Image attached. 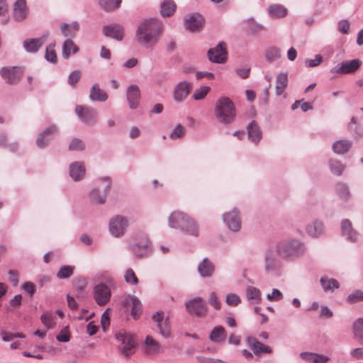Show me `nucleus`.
Segmentation results:
<instances>
[{"instance_id": "nucleus-1", "label": "nucleus", "mask_w": 363, "mask_h": 363, "mask_svg": "<svg viewBox=\"0 0 363 363\" xmlns=\"http://www.w3.org/2000/svg\"><path fill=\"white\" fill-rule=\"evenodd\" d=\"M163 32L162 22L154 18L143 20L138 26L135 38L141 46L145 48H152L159 42Z\"/></svg>"}, {"instance_id": "nucleus-2", "label": "nucleus", "mask_w": 363, "mask_h": 363, "mask_svg": "<svg viewBox=\"0 0 363 363\" xmlns=\"http://www.w3.org/2000/svg\"><path fill=\"white\" fill-rule=\"evenodd\" d=\"M276 252L284 260L294 261L302 257L307 251L306 244L298 239H284L275 245Z\"/></svg>"}, {"instance_id": "nucleus-3", "label": "nucleus", "mask_w": 363, "mask_h": 363, "mask_svg": "<svg viewBox=\"0 0 363 363\" xmlns=\"http://www.w3.org/2000/svg\"><path fill=\"white\" fill-rule=\"evenodd\" d=\"M168 224L170 228L179 230L185 234L199 236V226L196 222L183 212L172 213L168 218Z\"/></svg>"}, {"instance_id": "nucleus-4", "label": "nucleus", "mask_w": 363, "mask_h": 363, "mask_svg": "<svg viewBox=\"0 0 363 363\" xmlns=\"http://www.w3.org/2000/svg\"><path fill=\"white\" fill-rule=\"evenodd\" d=\"M214 114L217 120L221 123H232L236 116L234 103L227 96L220 97L215 104Z\"/></svg>"}, {"instance_id": "nucleus-5", "label": "nucleus", "mask_w": 363, "mask_h": 363, "mask_svg": "<svg viewBox=\"0 0 363 363\" xmlns=\"http://www.w3.org/2000/svg\"><path fill=\"white\" fill-rule=\"evenodd\" d=\"M114 336L118 342V349L123 356L130 357L135 353L138 343L133 335L125 330H120L115 333Z\"/></svg>"}, {"instance_id": "nucleus-6", "label": "nucleus", "mask_w": 363, "mask_h": 363, "mask_svg": "<svg viewBox=\"0 0 363 363\" xmlns=\"http://www.w3.org/2000/svg\"><path fill=\"white\" fill-rule=\"evenodd\" d=\"M111 181L109 177L99 179L96 186L89 194V199L91 203L102 205L106 202L108 194L110 191Z\"/></svg>"}, {"instance_id": "nucleus-7", "label": "nucleus", "mask_w": 363, "mask_h": 363, "mask_svg": "<svg viewBox=\"0 0 363 363\" xmlns=\"http://www.w3.org/2000/svg\"><path fill=\"white\" fill-rule=\"evenodd\" d=\"M278 255L274 250L270 248L264 252V270L267 274L279 276L281 270V262L277 257Z\"/></svg>"}, {"instance_id": "nucleus-8", "label": "nucleus", "mask_w": 363, "mask_h": 363, "mask_svg": "<svg viewBox=\"0 0 363 363\" xmlns=\"http://www.w3.org/2000/svg\"><path fill=\"white\" fill-rule=\"evenodd\" d=\"M128 225V219L125 216L117 215L110 219L108 230L114 238H121L125 235Z\"/></svg>"}, {"instance_id": "nucleus-9", "label": "nucleus", "mask_w": 363, "mask_h": 363, "mask_svg": "<svg viewBox=\"0 0 363 363\" xmlns=\"http://www.w3.org/2000/svg\"><path fill=\"white\" fill-rule=\"evenodd\" d=\"M185 306L190 315H194L196 317H203L208 311V307L201 297H196L186 302Z\"/></svg>"}, {"instance_id": "nucleus-10", "label": "nucleus", "mask_w": 363, "mask_h": 363, "mask_svg": "<svg viewBox=\"0 0 363 363\" xmlns=\"http://www.w3.org/2000/svg\"><path fill=\"white\" fill-rule=\"evenodd\" d=\"M192 89V84L188 81L177 83L172 91V97L177 104L184 102L189 96Z\"/></svg>"}, {"instance_id": "nucleus-11", "label": "nucleus", "mask_w": 363, "mask_h": 363, "mask_svg": "<svg viewBox=\"0 0 363 363\" xmlns=\"http://www.w3.org/2000/svg\"><path fill=\"white\" fill-rule=\"evenodd\" d=\"M75 113L80 120L88 125H93L98 117L97 111L89 106H77Z\"/></svg>"}, {"instance_id": "nucleus-12", "label": "nucleus", "mask_w": 363, "mask_h": 363, "mask_svg": "<svg viewBox=\"0 0 363 363\" xmlns=\"http://www.w3.org/2000/svg\"><path fill=\"white\" fill-rule=\"evenodd\" d=\"M0 74L9 84H17L22 75L23 70L18 67H5L0 69Z\"/></svg>"}, {"instance_id": "nucleus-13", "label": "nucleus", "mask_w": 363, "mask_h": 363, "mask_svg": "<svg viewBox=\"0 0 363 363\" xmlns=\"http://www.w3.org/2000/svg\"><path fill=\"white\" fill-rule=\"evenodd\" d=\"M226 45L224 42H220L215 48L208 51V60L214 63H223L227 60Z\"/></svg>"}, {"instance_id": "nucleus-14", "label": "nucleus", "mask_w": 363, "mask_h": 363, "mask_svg": "<svg viewBox=\"0 0 363 363\" xmlns=\"http://www.w3.org/2000/svg\"><path fill=\"white\" fill-rule=\"evenodd\" d=\"M152 320L157 323V328L160 333L164 338L170 336V323L169 316L164 317V313L162 311H158L152 315Z\"/></svg>"}, {"instance_id": "nucleus-15", "label": "nucleus", "mask_w": 363, "mask_h": 363, "mask_svg": "<svg viewBox=\"0 0 363 363\" xmlns=\"http://www.w3.org/2000/svg\"><path fill=\"white\" fill-rule=\"evenodd\" d=\"M57 133V128L56 125L49 126L38 135L35 141L36 145L40 148H45L51 143Z\"/></svg>"}, {"instance_id": "nucleus-16", "label": "nucleus", "mask_w": 363, "mask_h": 363, "mask_svg": "<svg viewBox=\"0 0 363 363\" xmlns=\"http://www.w3.org/2000/svg\"><path fill=\"white\" fill-rule=\"evenodd\" d=\"M246 342L249 348L252 350L253 354L256 356H260L262 354H271L272 352L271 347L262 343L252 336L247 337Z\"/></svg>"}, {"instance_id": "nucleus-17", "label": "nucleus", "mask_w": 363, "mask_h": 363, "mask_svg": "<svg viewBox=\"0 0 363 363\" xmlns=\"http://www.w3.org/2000/svg\"><path fill=\"white\" fill-rule=\"evenodd\" d=\"M362 62L358 59L343 62L330 69L331 73L350 74L355 72L361 65Z\"/></svg>"}, {"instance_id": "nucleus-18", "label": "nucleus", "mask_w": 363, "mask_h": 363, "mask_svg": "<svg viewBox=\"0 0 363 363\" xmlns=\"http://www.w3.org/2000/svg\"><path fill=\"white\" fill-rule=\"evenodd\" d=\"M223 218L229 230L233 232H238L240 230L241 220L237 209L234 208L231 211L224 213Z\"/></svg>"}, {"instance_id": "nucleus-19", "label": "nucleus", "mask_w": 363, "mask_h": 363, "mask_svg": "<svg viewBox=\"0 0 363 363\" xmlns=\"http://www.w3.org/2000/svg\"><path fill=\"white\" fill-rule=\"evenodd\" d=\"M184 21L186 28L191 32L199 31L204 25V18L199 13L186 15Z\"/></svg>"}, {"instance_id": "nucleus-20", "label": "nucleus", "mask_w": 363, "mask_h": 363, "mask_svg": "<svg viewBox=\"0 0 363 363\" xmlns=\"http://www.w3.org/2000/svg\"><path fill=\"white\" fill-rule=\"evenodd\" d=\"M94 298L99 306L106 305L111 298V290L105 284H99L94 289Z\"/></svg>"}, {"instance_id": "nucleus-21", "label": "nucleus", "mask_w": 363, "mask_h": 363, "mask_svg": "<svg viewBox=\"0 0 363 363\" xmlns=\"http://www.w3.org/2000/svg\"><path fill=\"white\" fill-rule=\"evenodd\" d=\"M48 37L49 33L47 32L40 38L26 39L23 42V47L28 52H37L41 48Z\"/></svg>"}, {"instance_id": "nucleus-22", "label": "nucleus", "mask_w": 363, "mask_h": 363, "mask_svg": "<svg viewBox=\"0 0 363 363\" xmlns=\"http://www.w3.org/2000/svg\"><path fill=\"white\" fill-rule=\"evenodd\" d=\"M130 249L135 256L142 257L150 252V242L147 236H143L140 240L135 241L130 245Z\"/></svg>"}, {"instance_id": "nucleus-23", "label": "nucleus", "mask_w": 363, "mask_h": 363, "mask_svg": "<svg viewBox=\"0 0 363 363\" xmlns=\"http://www.w3.org/2000/svg\"><path fill=\"white\" fill-rule=\"evenodd\" d=\"M341 233L348 241L357 242L359 240V233L353 228L352 223L348 219H345L341 223Z\"/></svg>"}, {"instance_id": "nucleus-24", "label": "nucleus", "mask_w": 363, "mask_h": 363, "mask_svg": "<svg viewBox=\"0 0 363 363\" xmlns=\"http://www.w3.org/2000/svg\"><path fill=\"white\" fill-rule=\"evenodd\" d=\"M126 97L130 108H137L140 99V90L138 86L136 84L129 86L127 88Z\"/></svg>"}, {"instance_id": "nucleus-25", "label": "nucleus", "mask_w": 363, "mask_h": 363, "mask_svg": "<svg viewBox=\"0 0 363 363\" xmlns=\"http://www.w3.org/2000/svg\"><path fill=\"white\" fill-rule=\"evenodd\" d=\"M123 305L126 307H131V315L134 319H138L142 312V304L140 301L134 296L128 295L123 301Z\"/></svg>"}, {"instance_id": "nucleus-26", "label": "nucleus", "mask_w": 363, "mask_h": 363, "mask_svg": "<svg viewBox=\"0 0 363 363\" xmlns=\"http://www.w3.org/2000/svg\"><path fill=\"white\" fill-rule=\"evenodd\" d=\"M199 276L206 279L213 277L215 272L214 264L208 258H203L197 266Z\"/></svg>"}, {"instance_id": "nucleus-27", "label": "nucleus", "mask_w": 363, "mask_h": 363, "mask_svg": "<svg viewBox=\"0 0 363 363\" xmlns=\"http://www.w3.org/2000/svg\"><path fill=\"white\" fill-rule=\"evenodd\" d=\"M69 177L74 182L82 180L86 174V169L82 162H74L69 164Z\"/></svg>"}, {"instance_id": "nucleus-28", "label": "nucleus", "mask_w": 363, "mask_h": 363, "mask_svg": "<svg viewBox=\"0 0 363 363\" xmlns=\"http://www.w3.org/2000/svg\"><path fill=\"white\" fill-rule=\"evenodd\" d=\"M306 231L309 236L318 238L325 233V226L321 220H314L307 225Z\"/></svg>"}, {"instance_id": "nucleus-29", "label": "nucleus", "mask_w": 363, "mask_h": 363, "mask_svg": "<svg viewBox=\"0 0 363 363\" xmlns=\"http://www.w3.org/2000/svg\"><path fill=\"white\" fill-rule=\"evenodd\" d=\"M103 33L107 37L117 40H121L123 38V30L120 25L112 24L109 26H104L103 27Z\"/></svg>"}, {"instance_id": "nucleus-30", "label": "nucleus", "mask_w": 363, "mask_h": 363, "mask_svg": "<svg viewBox=\"0 0 363 363\" xmlns=\"http://www.w3.org/2000/svg\"><path fill=\"white\" fill-rule=\"evenodd\" d=\"M89 97L92 101L105 102L108 96L107 93L100 88L99 84L96 83L91 87Z\"/></svg>"}, {"instance_id": "nucleus-31", "label": "nucleus", "mask_w": 363, "mask_h": 363, "mask_svg": "<svg viewBox=\"0 0 363 363\" xmlns=\"http://www.w3.org/2000/svg\"><path fill=\"white\" fill-rule=\"evenodd\" d=\"M288 86V74L280 72L276 75L275 80V94L277 96H281L284 94Z\"/></svg>"}, {"instance_id": "nucleus-32", "label": "nucleus", "mask_w": 363, "mask_h": 363, "mask_svg": "<svg viewBox=\"0 0 363 363\" xmlns=\"http://www.w3.org/2000/svg\"><path fill=\"white\" fill-rule=\"evenodd\" d=\"M27 16L26 0H17L14 4L13 17L17 21L23 20Z\"/></svg>"}, {"instance_id": "nucleus-33", "label": "nucleus", "mask_w": 363, "mask_h": 363, "mask_svg": "<svg viewBox=\"0 0 363 363\" xmlns=\"http://www.w3.org/2000/svg\"><path fill=\"white\" fill-rule=\"evenodd\" d=\"M249 139L255 144H257L262 136V131L257 123L252 121L247 126Z\"/></svg>"}, {"instance_id": "nucleus-34", "label": "nucleus", "mask_w": 363, "mask_h": 363, "mask_svg": "<svg viewBox=\"0 0 363 363\" xmlns=\"http://www.w3.org/2000/svg\"><path fill=\"white\" fill-rule=\"evenodd\" d=\"M352 143L349 140H339L333 143L332 149L337 155H344L351 148Z\"/></svg>"}, {"instance_id": "nucleus-35", "label": "nucleus", "mask_w": 363, "mask_h": 363, "mask_svg": "<svg viewBox=\"0 0 363 363\" xmlns=\"http://www.w3.org/2000/svg\"><path fill=\"white\" fill-rule=\"evenodd\" d=\"M208 338L213 342L221 343L226 338V331L223 326L216 325L211 331Z\"/></svg>"}, {"instance_id": "nucleus-36", "label": "nucleus", "mask_w": 363, "mask_h": 363, "mask_svg": "<svg viewBox=\"0 0 363 363\" xmlns=\"http://www.w3.org/2000/svg\"><path fill=\"white\" fill-rule=\"evenodd\" d=\"M300 357L303 359L313 363H325L329 360L328 356L308 352H302Z\"/></svg>"}, {"instance_id": "nucleus-37", "label": "nucleus", "mask_w": 363, "mask_h": 363, "mask_svg": "<svg viewBox=\"0 0 363 363\" xmlns=\"http://www.w3.org/2000/svg\"><path fill=\"white\" fill-rule=\"evenodd\" d=\"M79 51L78 47L71 39H67L62 45V56L65 59H68L72 54H75Z\"/></svg>"}, {"instance_id": "nucleus-38", "label": "nucleus", "mask_w": 363, "mask_h": 363, "mask_svg": "<svg viewBox=\"0 0 363 363\" xmlns=\"http://www.w3.org/2000/svg\"><path fill=\"white\" fill-rule=\"evenodd\" d=\"M328 167L330 172L337 176H341L345 168V166L341 161L335 158H331L328 160Z\"/></svg>"}, {"instance_id": "nucleus-39", "label": "nucleus", "mask_w": 363, "mask_h": 363, "mask_svg": "<svg viewBox=\"0 0 363 363\" xmlns=\"http://www.w3.org/2000/svg\"><path fill=\"white\" fill-rule=\"evenodd\" d=\"M320 283L325 291H333L339 288V283L335 279H329L327 277H322Z\"/></svg>"}, {"instance_id": "nucleus-40", "label": "nucleus", "mask_w": 363, "mask_h": 363, "mask_svg": "<svg viewBox=\"0 0 363 363\" xmlns=\"http://www.w3.org/2000/svg\"><path fill=\"white\" fill-rule=\"evenodd\" d=\"M268 12L272 18H283L286 16L287 9L281 4H273L269 7Z\"/></svg>"}, {"instance_id": "nucleus-41", "label": "nucleus", "mask_w": 363, "mask_h": 363, "mask_svg": "<svg viewBox=\"0 0 363 363\" xmlns=\"http://www.w3.org/2000/svg\"><path fill=\"white\" fill-rule=\"evenodd\" d=\"M176 10V4L172 0H165L160 6V13L162 16H170Z\"/></svg>"}, {"instance_id": "nucleus-42", "label": "nucleus", "mask_w": 363, "mask_h": 363, "mask_svg": "<svg viewBox=\"0 0 363 363\" xmlns=\"http://www.w3.org/2000/svg\"><path fill=\"white\" fill-rule=\"evenodd\" d=\"M246 296L249 301L255 303H260L262 300V294L259 289L254 286H248L246 289Z\"/></svg>"}, {"instance_id": "nucleus-43", "label": "nucleus", "mask_w": 363, "mask_h": 363, "mask_svg": "<svg viewBox=\"0 0 363 363\" xmlns=\"http://www.w3.org/2000/svg\"><path fill=\"white\" fill-rule=\"evenodd\" d=\"M264 55L268 62H273L281 57V50L277 47L272 46L266 49Z\"/></svg>"}, {"instance_id": "nucleus-44", "label": "nucleus", "mask_w": 363, "mask_h": 363, "mask_svg": "<svg viewBox=\"0 0 363 363\" xmlns=\"http://www.w3.org/2000/svg\"><path fill=\"white\" fill-rule=\"evenodd\" d=\"M145 353L149 355L157 353L159 350V344L150 336H147L145 339Z\"/></svg>"}, {"instance_id": "nucleus-45", "label": "nucleus", "mask_w": 363, "mask_h": 363, "mask_svg": "<svg viewBox=\"0 0 363 363\" xmlns=\"http://www.w3.org/2000/svg\"><path fill=\"white\" fill-rule=\"evenodd\" d=\"M352 330L354 337L358 338L363 345V318H358L354 322Z\"/></svg>"}, {"instance_id": "nucleus-46", "label": "nucleus", "mask_w": 363, "mask_h": 363, "mask_svg": "<svg viewBox=\"0 0 363 363\" xmlns=\"http://www.w3.org/2000/svg\"><path fill=\"white\" fill-rule=\"evenodd\" d=\"M74 267L69 265H64L61 267L57 272L56 276L59 279H66L73 275Z\"/></svg>"}, {"instance_id": "nucleus-47", "label": "nucleus", "mask_w": 363, "mask_h": 363, "mask_svg": "<svg viewBox=\"0 0 363 363\" xmlns=\"http://www.w3.org/2000/svg\"><path fill=\"white\" fill-rule=\"evenodd\" d=\"M337 194L344 200H348L350 196L349 186L347 184L338 182L335 187Z\"/></svg>"}, {"instance_id": "nucleus-48", "label": "nucleus", "mask_w": 363, "mask_h": 363, "mask_svg": "<svg viewBox=\"0 0 363 363\" xmlns=\"http://www.w3.org/2000/svg\"><path fill=\"white\" fill-rule=\"evenodd\" d=\"M121 0H99L101 8L106 11H113L118 8Z\"/></svg>"}, {"instance_id": "nucleus-49", "label": "nucleus", "mask_w": 363, "mask_h": 363, "mask_svg": "<svg viewBox=\"0 0 363 363\" xmlns=\"http://www.w3.org/2000/svg\"><path fill=\"white\" fill-rule=\"evenodd\" d=\"M210 90L211 88L208 86H200L195 90L191 97L196 101L202 100L206 96Z\"/></svg>"}, {"instance_id": "nucleus-50", "label": "nucleus", "mask_w": 363, "mask_h": 363, "mask_svg": "<svg viewBox=\"0 0 363 363\" xmlns=\"http://www.w3.org/2000/svg\"><path fill=\"white\" fill-rule=\"evenodd\" d=\"M124 279L125 282L130 286H136L139 280L132 269H128L124 273Z\"/></svg>"}, {"instance_id": "nucleus-51", "label": "nucleus", "mask_w": 363, "mask_h": 363, "mask_svg": "<svg viewBox=\"0 0 363 363\" xmlns=\"http://www.w3.org/2000/svg\"><path fill=\"white\" fill-rule=\"evenodd\" d=\"M40 320L48 329H52L55 328L56 325V323L53 318V315L50 312H46L43 313L40 317Z\"/></svg>"}, {"instance_id": "nucleus-52", "label": "nucleus", "mask_w": 363, "mask_h": 363, "mask_svg": "<svg viewBox=\"0 0 363 363\" xmlns=\"http://www.w3.org/2000/svg\"><path fill=\"white\" fill-rule=\"evenodd\" d=\"M348 128L354 137L359 138L362 135V131L357 123V118L352 117L351 118V121L348 125Z\"/></svg>"}, {"instance_id": "nucleus-53", "label": "nucleus", "mask_w": 363, "mask_h": 363, "mask_svg": "<svg viewBox=\"0 0 363 363\" xmlns=\"http://www.w3.org/2000/svg\"><path fill=\"white\" fill-rule=\"evenodd\" d=\"M54 47L55 43L47 46L45 53V58L46 60L52 63H55L57 62V55L54 50Z\"/></svg>"}, {"instance_id": "nucleus-54", "label": "nucleus", "mask_w": 363, "mask_h": 363, "mask_svg": "<svg viewBox=\"0 0 363 363\" xmlns=\"http://www.w3.org/2000/svg\"><path fill=\"white\" fill-rule=\"evenodd\" d=\"M363 301V291L355 290L347 297V301L350 303H354Z\"/></svg>"}, {"instance_id": "nucleus-55", "label": "nucleus", "mask_w": 363, "mask_h": 363, "mask_svg": "<svg viewBox=\"0 0 363 363\" xmlns=\"http://www.w3.org/2000/svg\"><path fill=\"white\" fill-rule=\"evenodd\" d=\"M85 145L84 143L78 138H73L69 145V149L70 150L74 151H82L84 150Z\"/></svg>"}, {"instance_id": "nucleus-56", "label": "nucleus", "mask_w": 363, "mask_h": 363, "mask_svg": "<svg viewBox=\"0 0 363 363\" xmlns=\"http://www.w3.org/2000/svg\"><path fill=\"white\" fill-rule=\"evenodd\" d=\"M184 127L179 124L169 134V138L173 140L181 138L184 134Z\"/></svg>"}, {"instance_id": "nucleus-57", "label": "nucleus", "mask_w": 363, "mask_h": 363, "mask_svg": "<svg viewBox=\"0 0 363 363\" xmlns=\"http://www.w3.org/2000/svg\"><path fill=\"white\" fill-rule=\"evenodd\" d=\"M241 301L240 298L235 294H228L225 297V302L229 306H238Z\"/></svg>"}, {"instance_id": "nucleus-58", "label": "nucleus", "mask_w": 363, "mask_h": 363, "mask_svg": "<svg viewBox=\"0 0 363 363\" xmlns=\"http://www.w3.org/2000/svg\"><path fill=\"white\" fill-rule=\"evenodd\" d=\"M56 339L61 342H67L70 340V334L68 331L67 327L62 330L56 336Z\"/></svg>"}, {"instance_id": "nucleus-59", "label": "nucleus", "mask_w": 363, "mask_h": 363, "mask_svg": "<svg viewBox=\"0 0 363 363\" xmlns=\"http://www.w3.org/2000/svg\"><path fill=\"white\" fill-rule=\"evenodd\" d=\"M208 303L211 306H212L215 309L219 310L221 307V303L218 301V296L216 292L213 291L210 294L208 298Z\"/></svg>"}, {"instance_id": "nucleus-60", "label": "nucleus", "mask_w": 363, "mask_h": 363, "mask_svg": "<svg viewBox=\"0 0 363 363\" xmlns=\"http://www.w3.org/2000/svg\"><path fill=\"white\" fill-rule=\"evenodd\" d=\"M282 298H283L282 293L277 289H273L272 294H268L267 295V299L270 301H278L281 300Z\"/></svg>"}, {"instance_id": "nucleus-61", "label": "nucleus", "mask_w": 363, "mask_h": 363, "mask_svg": "<svg viewBox=\"0 0 363 363\" xmlns=\"http://www.w3.org/2000/svg\"><path fill=\"white\" fill-rule=\"evenodd\" d=\"M80 77L81 73L79 70L72 71L69 75L68 83L71 86H74L79 80Z\"/></svg>"}, {"instance_id": "nucleus-62", "label": "nucleus", "mask_w": 363, "mask_h": 363, "mask_svg": "<svg viewBox=\"0 0 363 363\" xmlns=\"http://www.w3.org/2000/svg\"><path fill=\"white\" fill-rule=\"evenodd\" d=\"M350 355L355 359H363V347H357L351 350Z\"/></svg>"}, {"instance_id": "nucleus-63", "label": "nucleus", "mask_w": 363, "mask_h": 363, "mask_svg": "<svg viewBox=\"0 0 363 363\" xmlns=\"http://www.w3.org/2000/svg\"><path fill=\"white\" fill-rule=\"evenodd\" d=\"M73 284L74 287L79 291L83 290L86 286V279L82 277L74 279Z\"/></svg>"}, {"instance_id": "nucleus-64", "label": "nucleus", "mask_w": 363, "mask_h": 363, "mask_svg": "<svg viewBox=\"0 0 363 363\" xmlns=\"http://www.w3.org/2000/svg\"><path fill=\"white\" fill-rule=\"evenodd\" d=\"M323 57L320 55H316L315 59L306 60V64L309 67L318 66L322 62Z\"/></svg>"}]
</instances>
